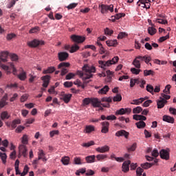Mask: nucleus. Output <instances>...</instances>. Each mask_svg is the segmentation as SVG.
Instances as JSON below:
<instances>
[{
  "label": "nucleus",
  "mask_w": 176,
  "mask_h": 176,
  "mask_svg": "<svg viewBox=\"0 0 176 176\" xmlns=\"http://www.w3.org/2000/svg\"><path fill=\"white\" fill-rule=\"evenodd\" d=\"M82 71H85V74H83L82 72H78V75L82 78L83 80H87L93 78V74L96 73V67L94 66H89V65H85L82 67Z\"/></svg>",
  "instance_id": "nucleus-1"
},
{
  "label": "nucleus",
  "mask_w": 176,
  "mask_h": 176,
  "mask_svg": "<svg viewBox=\"0 0 176 176\" xmlns=\"http://www.w3.org/2000/svg\"><path fill=\"white\" fill-rule=\"evenodd\" d=\"M82 71H85V74H83L82 72H78V75L82 78L83 80H87L93 78V74L96 73V67L94 66H89V65H85L82 67Z\"/></svg>",
  "instance_id": "nucleus-2"
},
{
  "label": "nucleus",
  "mask_w": 176,
  "mask_h": 176,
  "mask_svg": "<svg viewBox=\"0 0 176 176\" xmlns=\"http://www.w3.org/2000/svg\"><path fill=\"white\" fill-rule=\"evenodd\" d=\"M101 101L105 103H101L98 98H92L91 104L94 108H100V109H102V108H109V102H112V98H102Z\"/></svg>",
  "instance_id": "nucleus-3"
},
{
  "label": "nucleus",
  "mask_w": 176,
  "mask_h": 176,
  "mask_svg": "<svg viewBox=\"0 0 176 176\" xmlns=\"http://www.w3.org/2000/svg\"><path fill=\"white\" fill-rule=\"evenodd\" d=\"M142 61H144L146 64H148L149 61H151V56H138L135 57V58L133 60L132 64L135 67V68H141V63Z\"/></svg>",
  "instance_id": "nucleus-4"
},
{
  "label": "nucleus",
  "mask_w": 176,
  "mask_h": 176,
  "mask_svg": "<svg viewBox=\"0 0 176 176\" xmlns=\"http://www.w3.org/2000/svg\"><path fill=\"white\" fill-rule=\"evenodd\" d=\"M119 61L118 56H114L111 60L104 61V60H99V65H100V68L102 69H107V67H111L113 64H116Z\"/></svg>",
  "instance_id": "nucleus-5"
},
{
  "label": "nucleus",
  "mask_w": 176,
  "mask_h": 176,
  "mask_svg": "<svg viewBox=\"0 0 176 176\" xmlns=\"http://www.w3.org/2000/svg\"><path fill=\"white\" fill-rule=\"evenodd\" d=\"M27 45L29 47H38V46H43L45 42L42 40L34 38L31 41H28Z\"/></svg>",
  "instance_id": "nucleus-6"
},
{
  "label": "nucleus",
  "mask_w": 176,
  "mask_h": 176,
  "mask_svg": "<svg viewBox=\"0 0 176 176\" xmlns=\"http://www.w3.org/2000/svg\"><path fill=\"white\" fill-rule=\"evenodd\" d=\"M99 8H100V13L102 14H105V13H108V10L112 13L113 12V5L111 4L110 6L105 4L99 5Z\"/></svg>",
  "instance_id": "nucleus-7"
},
{
  "label": "nucleus",
  "mask_w": 176,
  "mask_h": 176,
  "mask_svg": "<svg viewBox=\"0 0 176 176\" xmlns=\"http://www.w3.org/2000/svg\"><path fill=\"white\" fill-rule=\"evenodd\" d=\"M69 67V63H65V62L60 63L58 65V68H62V70L60 72L61 76H64V75H67V74H68V69H67V67Z\"/></svg>",
  "instance_id": "nucleus-8"
},
{
  "label": "nucleus",
  "mask_w": 176,
  "mask_h": 176,
  "mask_svg": "<svg viewBox=\"0 0 176 176\" xmlns=\"http://www.w3.org/2000/svg\"><path fill=\"white\" fill-rule=\"evenodd\" d=\"M0 66L5 71H9V69H12L14 75H16V72H17V70L16 69V67H14V65H13L12 63H9V65H3L2 64V62L0 63Z\"/></svg>",
  "instance_id": "nucleus-9"
},
{
  "label": "nucleus",
  "mask_w": 176,
  "mask_h": 176,
  "mask_svg": "<svg viewBox=\"0 0 176 176\" xmlns=\"http://www.w3.org/2000/svg\"><path fill=\"white\" fill-rule=\"evenodd\" d=\"M160 156L161 159H164V160H168V159H170V151L162 149L160 151Z\"/></svg>",
  "instance_id": "nucleus-10"
},
{
  "label": "nucleus",
  "mask_w": 176,
  "mask_h": 176,
  "mask_svg": "<svg viewBox=\"0 0 176 176\" xmlns=\"http://www.w3.org/2000/svg\"><path fill=\"white\" fill-rule=\"evenodd\" d=\"M71 39L73 42H76V43H82V42H85L86 38L82 36L73 34L71 36Z\"/></svg>",
  "instance_id": "nucleus-11"
},
{
  "label": "nucleus",
  "mask_w": 176,
  "mask_h": 176,
  "mask_svg": "<svg viewBox=\"0 0 176 176\" xmlns=\"http://www.w3.org/2000/svg\"><path fill=\"white\" fill-rule=\"evenodd\" d=\"M71 98H72V94H67L64 92L61 94V100H63L64 102H65V104H68V102L71 101Z\"/></svg>",
  "instance_id": "nucleus-12"
},
{
  "label": "nucleus",
  "mask_w": 176,
  "mask_h": 176,
  "mask_svg": "<svg viewBox=\"0 0 176 176\" xmlns=\"http://www.w3.org/2000/svg\"><path fill=\"white\" fill-rule=\"evenodd\" d=\"M157 162H159L157 160V159H155L151 163H148V162L143 163L141 164V168H144V170H148V168H151V167H152V166L156 164V163H157Z\"/></svg>",
  "instance_id": "nucleus-13"
},
{
  "label": "nucleus",
  "mask_w": 176,
  "mask_h": 176,
  "mask_svg": "<svg viewBox=\"0 0 176 176\" xmlns=\"http://www.w3.org/2000/svg\"><path fill=\"white\" fill-rule=\"evenodd\" d=\"M131 164V160H127L123 162L122 166L123 173H129V171L130 170Z\"/></svg>",
  "instance_id": "nucleus-14"
},
{
  "label": "nucleus",
  "mask_w": 176,
  "mask_h": 176,
  "mask_svg": "<svg viewBox=\"0 0 176 176\" xmlns=\"http://www.w3.org/2000/svg\"><path fill=\"white\" fill-rule=\"evenodd\" d=\"M50 78L51 77L49 75H46L41 77V80H43V87H45V89H46V87L49 86V83H50Z\"/></svg>",
  "instance_id": "nucleus-15"
},
{
  "label": "nucleus",
  "mask_w": 176,
  "mask_h": 176,
  "mask_svg": "<svg viewBox=\"0 0 176 176\" xmlns=\"http://www.w3.org/2000/svg\"><path fill=\"white\" fill-rule=\"evenodd\" d=\"M8 58H9L8 52H3L0 54V63H6V61H8Z\"/></svg>",
  "instance_id": "nucleus-16"
},
{
  "label": "nucleus",
  "mask_w": 176,
  "mask_h": 176,
  "mask_svg": "<svg viewBox=\"0 0 176 176\" xmlns=\"http://www.w3.org/2000/svg\"><path fill=\"white\" fill-rule=\"evenodd\" d=\"M109 131V122L104 121L102 122V130L101 133L107 134Z\"/></svg>",
  "instance_id": "nucleus-17"
},
{
  "label": "nucleus",
  "mask_w": 176,
  "mask_h": 176,
  "mask_svg": "<svg viewBox=\"0 0 176 176\" xmlns=\"http://www.w3.org/2000/svg\"><path fill=\"white\" fill-rule=\"evenodd\" d=\"M59 61H65L69 57V54L67 52H59L58 54Z\"/></svg>",
  "instance_id": "nucleus-18"
},
{
  "label": "nucleus",
  "mask_w": 176,
  "mask_h": 176,
  "mask_svg": "<svg viewBox=\"0 0 176 176\" xmlns=\"http://www.w3.org/2000/svg\"><path fill=\"white\" fill-rule=\"evenodd\" d=\"M130 133L125 130H120L116 133V137H124L125 138H129Z\"/></svg>",
  "instance_id": "nucleus-19"
},
{
  "label": "nucleus",
  "mask_w": 176,
  "mask_h": 176,
  "mask_svg": "<svg viewBox=\"0 0 176 176\" xmlns=\"http://www.w3.org/2000/svg\"><path fill=\"white\" fill-rule=\"evenodd\" d=\"M96 151L99 153H105L106 152H109V147L108 145H104L102 147L96 148Z\"/></svg>",
  "instance_id": "nucleus-20"
},
{
  "label": "nucleus",
  "mask_w": 176,
  "mask_h": 176,
  "mask_svg": "<svg viewBox=\"0 0 176 176\" xmlns=\"http://www.w3.org/2000/svg\"><path fill=\"white\" fill-rule=\"evenodd\" d=\"M8 105V94H6L0 100V109Z\"/></svg>",
  "instance_id": "nucleus-21"
},
{
  "label": "nucleus",
  "mask_w": 176,
  "mask_h": 176,
  "mask_svg": "<svg viewBox=\"0 0 176 176\" xmlns=\"http://www.w3.org/2000/svg\"><path fill=\"white\" fill-rule=\"evenodd\" d=\"M166 102H167V100H166V99L160 97V100L157 101V105L158 109L163 108V107H164V104Z\"/></svg>",
  "instance_id": "nucleus-22"
},
{
  "label": "nucleus",
  "mask_w": 176,
  "mask_h": 176,
  "mask_svg": "<svg viewBox=\"0 0 176 176\" xmlns=\"http://www.w3.org/2000/svg\"><path fill=\"white\" fill-rule=\"evenodd\" d=\"M19 153H21L24 157L27 156V146L25 144H20L19 146Z\"/></svg>",
  "instance_id": "nucleus-23"
},
{
  "label": "nucleus",
  "mask_w": 176,
  "mask_h": 176,
  "mask_svg": "<svg viewBox=\"0 0 176 176\" xmlns=\"http://www.w3.org/2000/svg\"><path fill=\"white\" fill-rule=\"evenodd\" d=\"M162 120L168 123H174V118L167 115L163 116Z\"/></svg>",
  "instance_id": "nucleus-24"
},
{
  "label": "nucleus",
  "mask_w": 176,
  "mask_h": 176,
  "mask_svg": "<svg viewBox=\"0 0 176 176\" xmlns=\"http://www.w3.org/2000/svg\"><path fill=\"white\" fill-rule=\"evenodd\" d=\"M147 99H148L147 97L135 99L133 100L132 104H135V105H140V104H142V102H144V101H145V100H147Z\"/></svg>",
  "instance_id": "nucleus-25"
},
{
  "label": "nucleus",
  "mask_w": 176,
  "mask_h": 176,
  "mask_svg": "<svg viewBox=\"0 0 176 176\" xmlns=\"http://www.w3.org/2000/svg\"><path fill=\"white\" fill-rule=\"evenodd\" d=\"M56 71V67H50L47 69H44L43 71V74L44 75H47V74H53Z\"/></svg>",
  "instance_id": "nucleus-26"
},
{
  "label": "nucleus",
  "mask_w": 176,
  "mask_h": 176,
  "mask_svg": "<svg viewBox=\"0 0 176 176\" xmlns=\"http://www.w3.org/2000/svg\"><path fill=\"white\" fill-rule=\"evenodd\" d=\"M85 160L87 163H95L96 162V156L93 155H88L85 157Z\"/></svg>",
  "instance_id": "nucleus-27"
},
{
  "label": "nucleus",
  "mask_w": 176,
  "mask_h": 176,
  "mask_svg": "<svg viewBox=\"0 0 176 176\" xmlns=\"http://www.w3.org/2000/svg\"><path fill=\"white\" fill-rule=\"evenodd\" d=\"M109 91V87L108 85H105L103 88L98 91L99 94H106Z\"/></svg>",
  "instance_id": "nucleus-28"
},
{
  "label": "nucleus",
  "mask_w": 176,
  "mask_h": 176,
  "mask_svg": "<svg viewBox=\"0 0 176 176\" xmlns=\"http://www.w3.org/2000/svg\"><path fill=\"white\" fill-rule=\"evenodd\" d=\"M108 157V155L104 154H98L96 155V159L98 162H102V160H105Z\"/></svg>",
  "instance_id": "nucleus-29"
},
{
  "label": "nucleus",
  "mask_w": 176,
  "mask_h": 176,
  "mask_svg": "<svg viewBox=\"0 0 176 176\" xmlns=\"http://www.w3.org/2000/svg\"><path fill=\"white\" fill-rule=\"evenodd\" d=\"M106 43L107 45V46H116V45H118V41L117 40H109L106 41Z\"/></svg>",
  "instance_id": "nucleus-30"
},
{
  "label": "nucleus",
  "mask_w": 176,
  "mask_h": 176,
  "mask_svg": "<svg viewBox=\"0 0 176 176\" xmlns=\"http://www.w3.org/2000/svg\"><path fill=\"white\" fill-rule=\"evenodd\" d=\"M10 118V115L8 113V111H3L1 113V120H5V119H9Z\"/></svg>",
  "instance_id": "nucleus-31"
},
{
  "label": "nucleus",
  "mask_w": 176,
  "mask_h": 176,
  "mask_svg": "<svg viewBox=\"0 0 176 176\" xmlns=\"http://www.w3.org/2000/svg\"><path fill=\"white\" fill-rule=\"evenodd\" d=\"M20 123H21V120L20 119L14 120L12 122L11 127H12V129H16V127H17V124H20Z\"/></svg>",
  "instance_id": "nucleus-32"
},
{
  "label": "nucleus",
  "mask_w": 176,
  "mask_h": 176,
  "mask_svg": "<svg viewBox=\"0 0 176 176\" xmlns=\"http://www.w3.org/2000/svg\"><path fill=\"white\" fill-rule=\"evenodd\" d=\"M133 119L135 120H145L146 119V117L142 116V115H133Z\"/></svg>",
  "instance_id": "nucleus-33"
},
{
  "label": "nucleus",
  "mask_w": 176,
  "mask_h": 176,
  "mask_svg": "<svg viewBox=\"0 0 176 176\" xmlns=\"http://www.w3.org/2000/svg\"><path fill=\"white\" fill-rule=\"evenodd\" d=\"M0 157L3 164H6V159H8V155H6V153L0 152Z\"/></svg>",
  "instance_id": "nucleus-34"
},
{
  "label": "nucleus",
  "mask_w": 176,
  "mask_h": 176,
  "mask_svg": "<svg viewBox=\"0 0 176 176\" xmlns=\"http://www.w3.org/2000/svg\"><path fill=\"white\" fill-rule=\"evenodd\" d=\"M45 157H46V154L43 152V150H39L38 153V160H42Z\"/></svg>",
  "instance_id": "nucleus-35"
},
{
  "label": "nucleus",
  "mask_w": 176,
  "mask_h": 176,
  "mask_svg": "<svg viewBox=\"0 0 176 176\" xmlns=\"http://www.w3.org/2000/svg\"><path fill=\"white\" fill-rule=\"evenodd\" d=\"M39 31H41V28L38 26H36L30 30L29 34H36L37 32H39Z\"/></svg>",
  "instance_id": "nucleus-36"
},
{
  "label": "nucleus",
  "mask_w": 176,
  "mask_h": 176,
  "mask_svg": "<svg viewBox=\"0 0 176 176\" xmlns=\"http://www.w3.org/2000/svg\"><path fill=\"white\" fill-rule=\"evenodd\" d=\"M61 162L64 166H68V164H69V157H62Z\"/></svg>",
  "instance_id": "nucleus-37"
},
{
  "label": "nucleus",
  "mask_w": 176,
  "mask_h": 176,
  "mask_svg": "<svg viewBox=\"0 0 176 176\" xmlns=\"http://www.w3.org/2000/svg\"><path fill=\"white\" fill-rule=\"evenodd\" d=\"M91 131H94V126L91 125H88L85 127V133H90Z\"/></svg>",
  "instance_id": "nucleus-38"
},
{
  "label": "nucleus",
  "mask_w": 176,
  "mask_h": 176,
  "mask_svg": "<svg viewBox=\"0 0 176 176\" xmlns=\"http://www.w3.org/2000/svg\"><path fill=\"white\" fill-rule=\"evenodd\" d=\"M136 126H137L138 129H144V127H145V126H146V124H145V122H144V121H140L136 123Z\"/></svg>",
  "instance_id": "nucleus-39"
},
{
  "label": "nucleus",
  "mask_w": 176,
  "mask_h": 176,
  "mask_svg": "<svg viewBox=\"0 0 176 176\" xmlns=\"http://www.w3.org/2000/svg\"><path fill=\"white\" fill-rule=\"evenodd\" d=\"M18 78L20 79V80H25V79H27V73L23 72L18 76Z\"/></svg>",
  "instance_id": "nucleus-40"
},
{
  "label": "nucleus",
  "mask_w": 176,
  "mask_h": 176,
  "mask_svg": "<svg viewBox=\"0 0 176 176\" xmlns=\"http://www.w3.org/2000/svg\"><path fill=\"white\" fill-rule=\"evenodd\" d=\"M92 99L93 98H85V99H83L82 100L83 105H89V104H91Z\"/></svg>",
  "instance_id": "nucleus-41"
},
{
  "label": "nucleus",
  "mask_w": 176,
  "mask_h": 176,
  "mask_svg": "<svg viewBox=\"0 0 176 176\" xmlns=\"http://www.w3.org/2000/svg\"><path fill=\"white\" fill-rule=\"evenodd\" d=\"M21 142L23 145H27V144H28V135H23L21 139Z\"/></svg>",
  "instance_id": "nucleus-42"
},
{
  "label": "nucleus",
  "mask_w": 176,
  "mask_h": 176,
  "mask_svg": "<svg viewBox=\"0 0 176 176\" xmlns=\"http://www.w3.org/2000/svg\"><path fill=\"white\" fill-rule=\"evenodd\" d=\"M148 32L151 36L155 35V34H156V28H155L153 27H148Z\"/></svg>",
  "instance_id": "nucleus-43"
},
{
  "label": "nucleus",
  "mask_w": 176,
  "mask_h": 176,
  "mask_svg": "<svg viewBox=\"0 0 176 176\" xmlns=\"http://www.w3.org/2000/svg\"><path fill=\"white\" fill-rule=\"evenodd\" d=\"M113 101H114V102H119L122 101V95L118 94L116 96L113 97Z\"/></svg>",
  "instance_id": "nucleus-44"
},
{
  "label": "nucleus",
  "mask_w": 176,
  "mask_h": 176,
  "mask_svg": "<svg viewBox=\"0 0 176 176\" xmlns=\"http://www.w3.org/2000/svg\"><path fill=\"white\" fill-rule=\"evenodd\" d=\"M30 170V167L28 165H25L23 168V171L21 173V175L25 176L28 174V171Z\"/></svg>",
  "instance_id": "nucleus-45"
},
{
  "label": "nucleus",
  "mask_w": 176,
  "mask_h": 176,
  "mask_svg": "<svg viewBox=\"0 0 176 176\" xmlns=\"http://www.w3.org/2000/svg\"><path fill=\"white\" fill-rule=\"evenodd\" d=\"M149 75H155V72L153 70H144V76H149Z\"/></svg>",
  "instance_id": "nucleus-46"
},
{
  "label": "nucleus",
  "mask_w": 176,
  "mask_h": 176,
  "mask_svg": "<svg viewBox=\"0 0 176 176\" xmlns=\"http://www.w3.org/2000/svg\"><path fill=\"white\" fill-rule=\"evenodd\" d=\"M76 74L74 73H69L66 75L65 79L66 80H71V79H74L75 78Z\"/></svg>",
  "instance_id": "nucleus-47"
},
{
  "label": "nucleus",
  "mask_w": 176,
  "mask_h": 176,
  "mask_svg": "<svg viewBox=\"0 0 176 176\" xmlns=\"http://www.w3.org/2000/svg\"><path fill=\"white\" fill-rule=\"evenodd\" d=\"M77 50H79V46L75 44L71 47L70 53H75V52H77Z\"/></svg>",
  "instance_id": "nucleus-48"
},
{
  "label": "nucleus",
  "mask_w": 176,
  "mask_h": 176,
  "mask_svg": "<svg viewBox=\"0 0 176 176\" xmlns=\"http://www.w3.org/2000/svg\"><path fill=\"white\" fill-rule=\"evenodd\" d=\"M78 6V3H72L69 6H67V9L68 10H71V9H75Z\"/></svg>",
  "instance_id": "nucleus-49"
},
{
  "label": "nucleus",
  "mask_w": 176,
  "mask_h": 176,
  "mask_svg": "<svg viewBox=\"0 0 176 176\" xmlns=\"http://www.w3.org/2000/svg\"><path fill=\"white\" fill-rule=\"evenodd\" d=\"M63 85L66 88L72 87V86L74 85V82L71 81H66L63 83Z\"/></svg>",
  "instance_id": "nucleus-50"
},
{
  "label": "nucleus",
  "mask_w": 176,
  "mask_h": 176,
  "mask_svg": "<svg viewBox=\"0 0 176 176\" xmlns=\"http://www.w3.org/2000/svg\"><path fill=\"white\" fill-rule=\"evenodd\" d=\"M137 149V143H133L131 147L128 148L129 152H134Z\"/></svg>",
  "instance_id": "nucleus-51"
},
{
  "label": "nucleus",
  "mask_w": 176,
  "mask_h": 176,
  "mask_svg": "<svg viewBox=\"0 0 176 176\" xmlns=\"http://www.w3.org/2000/svg\"><path fill=\"white\" fill-rule=\"evenodd\" d=\"M104 34L105 35H112V34H113V30H110L109 28H106L104 29Z\"/></svg>",
  "instance_id": "nucleus-52"
},
{
  "label": "nucleus",
  "mask_w": 176,
  "mask_h": 176,
  "mask_svg": "<svg viewBox=\"0 0 176 176\" xmlns=\"http://www.w3.org/2000/svg\"><path fill=\"white\" fill-rule=\"evenodd\" d=\"M144 173V169L141 167H138L137 169H136V174H137V176L138 175H143V173Z\"/></svg>",
  "instance_id": "nucleus-53"
},
{
  "label": "nucleus",
  "mask_w": 176,
  "mask_h": 176,
  "mask_svg": "<svg viewBox=\"0 0 176 176\" xmlns=\"http://www.w3.org/2000/svg\"><path fill=\"white\" fill-rule=\"evenodd\" d=\"M92 145H94V141H90L87 143H83L82 146L85 148H89V146H91Z\"/></svg>",
  "instance_id": "nucleus-54"
},
{
  "label": "nucleus",
  "mask_w": 176,
  "mask_h": 176,
  "mask_svg": "<svg viewBox=\"0 0 176 176\" xmlns=\"http://www.w3.org/2000/svg\"><path fill=\"white\" fill-rule=\"evenodd\" d=\"M131 72L135 75H138L141 72V69H135L134 67L131 69Z\"/></svg>",
  "instance_id": "nucleus-55"
},
{
  "label": "nucleus",
  "mask_w": 176,
  "mask_h": 176,
  "mask_svg": "<svg viewBox=\"0 0 176 176\" xmlns=\"http://www.w3.org/2000/svg\"><path fill=\"white\" fill-rule=\"evenodd\" d=\"M14 5H16V0H11L10 3H8L7 5L8 9H10V8H13Z\"/></svg>",
  "instance_id": "nucleus-56"
},
{
  "label": "nucleus",
  "mask_w": 176,
  "mask_h": 176,
  "mask_svg": "<svg viewBox=\"0 0 176 176\" xmlns=\"http://www.w3.org/2000/svg\"><path fill=\"white\" fill-rule=\"evenodd\" d=\"M13 38H16V35L13 33L8 34L6 36L7 41H12Z\"/></svg>",
  "instance_id": "nucleus-57"
},
{
  "label": "nucleus",
  "mask_w": 176,
  "mask_h": 176,
  "mask_svg": "<svg viewBox=\"0 0 176 176\" xmlns=\"http://www.w3.org/2000/svg\"><path fill=\"white\" fill-rule=\"evenodd\" d=\"M170 38V34H168L166 36H162L160 38L159 41L160 42H164V41H167V39H168Z\"/></svg>",
  "instance_id": "nucleus-58"
},
{
  "label": "nucleus",
  "mask_w": 176,
  "mask_h": 176,
  "mask_svg": "<svg viewBox=\"0 0 176 176\" xmlns=\"http://www.w3.org/2000/svg\"><path fill=\"white\" fill-rule=\"evenodd\" d=\"M126 35H127L126 34V32H121L118 34V39H123V38H124L126 36Z\"/></svg>",
  "instance_id": "nucleus-59"
},
{
  "label": "nucleus",
  "mask_w": 176,
  "mask_h": 176,
  "mask_svg": "<svg viewBox=\"0 0 176 176\" xmlns=\"http://www.w3.org/2000/svg\"><path fill=\"white\" fill-rule=\"evenodd\" d=\"M74 163L75 164L80 165L82 164V160L80 159V157H76L74 158Z\"/></svg>",
  "instance_id": "nucleus-60"
},
{
  "label": "nucleus",
  "mask_w": 176,
  "mask_h": 176,
  "mask_svg": "<svg viewBox=\"0 0 176 176\" xmlns=\"http://www.w3.org/2000/svg\"><path fill=\"white\" fill-rule=\"evenodd\" d=\"M10 58L12 61H17L19 60V56L16 54H12L10 55Z\"/></svg>",
  "instance_id": "nucleus-61"
},
{
  "label": "nucleus",
  "mask_w": 176,
  "mask_h": 176,
  "mask_svg": "<svg viewBox=\"0 0 176 176\" xmlns=\"http://www.w3.org/2000/svg\"><path fill=\"white\" fill-rule=\"evenodd\" d=\"M146 90L147 91H148V93H153V86L151 85H147L146 86Z\"/></svg>",
  "instance_id": "nucleus-62"
},
{
  "label": "nucleus",
  "mask_w": 176,
  "mask_h": 176,
  "mask_svg": "<svg viewBox=\"0 0 176 176\" xmlns=\"http://www.w3.org/2000/svg\"><path fill=\"white\" fill-rule=\"evenodd\" d=\"M151 155L153 157H157V156H159V151H157V149H154L152 151Z\"/></svg>",
  "instance_id": "nucleus-63"
},
{
  "label": "nucleus",
  "mask_w": 176,
  "mask_h": 176,
  "mask_svg": "<svg viewBox=\"0 0 176 176\" xmlns=\"http://www.w3.org/2000/svg\"><path fill=\"white\" fill-rule=\"evenodd\" d=\"M58 131L57 130L52 131L50 132V135L52 138L54 137L55 135H58Z\"/></svg>",
  "instance_id": "nucleus-64"
}]
</instances>
